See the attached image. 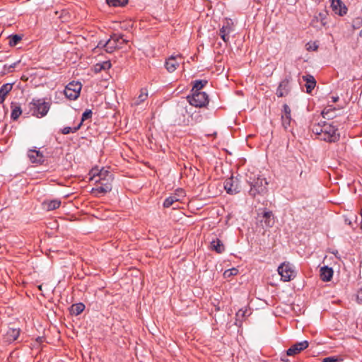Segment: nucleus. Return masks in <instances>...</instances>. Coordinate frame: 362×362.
Instances as JSON below:
<instances>
[{"mask_svg":"<svg viewBox=\"0 0 362 362\" xmlns=\"http://www.w3.org/2000/svg\"><path fill=\"white\" fill-rule=\"evenodd\" d=\"M113 175L107 170L102 168L98 173H93L90 180L97 185L92 189V194L98 196L100 194H105L112 189Z\"/></svg>","mask_w":362,"mask_h":362,"instance_id":"nucleus-1","label":"nucleus"},{"mask_svg":"<svg viewBox=\"0 0 362 362\" xmlns=\"http://www.w3.org/2000/svg\"><path fill=\"white\" fill-rule=\"evenodd\" d=\"M278 272L284 281H289L295 277V272L289 263H282L278 267Z\"/></svg>","mask_w":362,"mask_h":362,"instance_id":"nucleus-9","label":"nucleus"},{"mask_svg":"<svg viewBox=\"0 0 362 362\" xmlns=\"http://www.w3.org/2000/svg\"><path fill=\"white\" fill-rule=\"evenodd\" d=\"M238 271L236 268H232L230 269H227L224 272L223 276L226 278L230 277L232 276H235L238 274Z\"/></svg>","mask_w":362,"mask_h":362,"instance_id":"nucleus-36","label":"nucleus"},{"mask_svg":"<svg viewBox=\"0 0 362 362\" xmlns=\"http://www.w3.org/2000/svg\"><path fill=\"white\" fill-rule=\"evenodd\" d=\"M148 98V90L146 88H141L140 90V94L139 96L134 99V105H139L141 103L144 102Z\"/></svg>","mask_w":362,"mask_h":362,"instance_id":"nucleus-25","label":"nucleus"},{"mask_svg":"<svg viewBox=\"0 0 362 362\" xmlns=\"http://www.w3.org/2000/svg\"><path fill=\"white\" fill-rule=\"evenodd\" d=\"M107 4L110 6H124L128 3V0H106Z\"/></svg>","mask_w":362,"mask_h":362,"instance_id":"nucleus-31","label":"nucleus"},{"mask_svg":"<svg viewBox=\"0 0 362 362\" xmlns=\"http://www.w3.org/2000/svg\"><path fill=\"white\" fill-rule=\"evenodd\" d=\"M30 160L33 163H42L44 162V156L39 151L30 150L28 154Z\"/></svg>","mask_w":362,"mask_h":362,"instance_id":"nucleus-18","label":"nucleus"},{"mask_svg":"<svg viewBox=\"0 0 362 362\" xmlns=\"http://www.w3.org/2000/svg\"><path fill=\"white\" fill-rule=\"evenodd\" d=\"M233 23L230 20H226L220 29V36L225 42L229 41V35L233 31Z\"/></svg>","mask_w":362,"mask_h":362,"instance_id":"nucleus-13","label":"nucleus"},{"mask_svg":"<svg viewBox=\"0 0 362 362\" xmlns=\"http://www.w3.org/2000/svg\"><path fill=\"white\" fill-rule=\"evenodd\" d=\"M362 26V18L357 17L353 20L352 27L354 29H358Z\"/></svg>","mask_w":362,"mask_h":362,"instance_id":"nucleus-37","label":"nucleus"},{"mask_svg":"<svg viewBox=\"0 0 362 362\" xmlns=\"http://www.w3.org/2000/svg\"><path fill=\"white\" fill-rule=\"evenodd\" d=\"M312 132L318 136L319 139L321 140L322 134V122L315 124L312 127Z\"/></svg>","mask_w":362,"mask_h":362,"instance_id":"nucleus-32","label":"nucleus"},{"mask_svg":"<svg viewBox=\"0 0 362 362\" xmlns=\"http://www.w3.org/2000/svg\"><path fill=\"white\" fill-rule=\"evenodd\" d=\"M19 63V61L18 62H13L11 64H5L4 66V69L7 71V72H12L13 70L15 69V67L16 66V65Z\"/></svg>","mask_w":362,"mask_h":362,"instance_id":"nucleus-39","label":"nucleus"},{"mask_svg":"<svg viewBox=\"0 0 362 362\" xmlns=\"http://www.w3.org/2000/svg\"><path fill=\"white\" fill-rule=\"evenodd\" d=\"M211 249L216 251L217 253H222L225 250V246L221 240L218 238H215L211 242Z\"/></svg>","mask_w":362,"mask_h":362,"instance_id":"nucleus-24","label":"nucleus"},{"mask_svg":"<svg viewBox=\"0 0 362 362\" xmlns=\"http://www.w3.org/2000/svg\"><path fill=\"white\" fill-rule=\"evenodd\" d=\"M359 36H360L361 37H362V30H361L360 31V33H359Z\"/></svg>","mask_w":362,"mask_h":362,"instance_id":"nucleus-47","label":"nucleus"},{"mask_svg":"<svg viewBox=\"0 0 362 362\" xmlns=\"http://www.w3.org/2000/svg\"><path fill=\"white\" fill-rule=\"evenodd\" d=\"M262 219L260 221L264 223L267 228H271L274 224V217L273 213L270 211H265L262 214Z\"/></svg>","mask_w":362,"mask_h":362,"instance_id":"nucleus-19","label":"nucleus"},{"mask_svg":"<svg viewBox=\"0 0 362 362\" xmlns=\"http://www.w3.org/2000/svg\"><path fill=\"white\" fill-rule=\"evenodd\" d=\"M341 361L342 359L337 356H329L322 359V362H339Z\"/></svg>","mask_w":362,"mask_h":362,"instance_id":"nucleus-40","label":"nucleus"},{"mask_svg":"<svg viewBox=\"0 0 362 362\" xmlns=\"http://www.w3.org/2000/svg\"><path fill=\"white\" fill-rule=\"evenodd\" d=\"M192 108L191 107L189 108H187V107H180L178 110L179 116L175 120L178 125L187 126L192 123Z\"/></svg>","mask_w":362,"mask_h":362,"instance_id":"nucleus-8","label":"nucleus"},{"mask_svg":"<svg viewBox=\"0 0 362 362\" xmlns=\"http://www.w3.org/2000/svg\"><path fill=\"white\" fill-rule=\"evenodd\" d=\"M183 194V191L182 189H177V192L172 196L167 197L163 202V206L165 208H169L173 206V204L178 201H180V197Z\"/></svg>","mask_w":362,"mask_h":362,"instance_id":"nucleus-17","label":"nucleus"},{"mask_svg":"<svg viewBox=\"0 0 362 362\" xmlns=\"http://www.w3.org/2000/svg\"><path fill=\"white\" fill-rule=\"evenodd\" d=\"M84 309L85 305L82 303H76L71 305V313L73 315H78L84 310Z\"/></svg>","mask_w":362,"mask_h":362,"instance_id":"nucleus-29","label":"nucleus"},{"mask_svg":"<svg viewBox=\"0 0 362 362\" xmlns=\"http://www.w3.org/2000/svg\"><path fill=\"white\" fill-rule=\"evenodd\" d=\"M331 1V6L334 11L335 13L343 16L347 12V8L344 5V4L341 1V0H330Z\"/></svg>","mask_w":362,"mask_h":362,"instance_id":"nucleus-16","label":"nucleus"},{"mask_svg":"<svg viewBox=\"0 0 362 362\" xmlns=\"http://www.w3.org/2000/svg\"><path fill=\"white\" fill-rule=\"evenodd\" d=\"M61 205V201L59 199L45 200L42 202L43 208L47 211H52L58 209Z\"/></svg>","mask_w":362,"mask_h":362,"instance_id":"nucleus-23","label":"nucleus"},{"mask_svg":"<svg viewBox=\"0 0 362 362\" xmlns=\"http://www.w3.org/2000/svg\"><path fill=\"white\" fill-rule=\"evenodd\" d=\"M51 104L45 102L44 98H33L29 103L32 115L37 118L45 117L50 109Z\"/></svg>","mask_w":362,"mask_h":362,"instance_id":"nucleus-3","label":"nucleus"},{"mask_svg":"<svg viewBox=\"0 0 362 362\" xmlns=\"http://www.w3.org/2000/svg\"><path fill=\"white\" fill-rule=\"evenodd\" d=\"M331 99H332V103H337L339 100V97L338 96H332Z\"/></svg>","mask_w":362,"mask_h":362,"instance_id":"nucleus-42","label":"nucleus"},{"mask_svg":"<svg viewBox=\"0 0 362 362\" xmlns=\"http://www.w3.org/2000/svg\"><path fill=\"white\" fill-rule=\"evenodd\" d=\"M312 49H313V50H316V49H317V45H315V46H314V48H312Z\"/></svg>","mask_w":362,"mask_h":362,"instance_id":"nucleus-46","label":"nucleus"},{"mask_svg":"<svg viewBox=\"0 0 362 362\" xmlns=\"http://www.w3.org/2000/svg\"><path fill=\"white\" fill-rule=\"evenodd\" d=\"M302 78L304 81L306 82V92L308 93H310L316 86V81L314 76L310 74H306L303 76Z\"/></svg>","mask_w":362,"mask_h":362,"instance_id":"nucleus-20","label":"nucleus"},{"mask_svg":"<svg viewBox=\"0 0 362 362\" xmlns=\"http://www.w3.org/2000/svg\"><path fill=\"white\" fill-rule=\"evenodd\" d=\"M105 42H104V41H100L98 45V47H104Z\"/></svg>","mask_w":362,"mask_h":362,"instance_id":"nucleus-43","label":"nucleus"},{"mask_svg":"<svg viewBox=\"0 0 362 362\" xmlns=\"http://www.w3.org/2000/svg\"><path fill=\"white\" fill-rule=\"evenodd\" d=\"M81 88L82 85L80 82L71 81L65 87L64 93L68 99L74 100L78 98Z\"/></svg>","mask_w":362,"mask_h":362,"instance_id":"nucleus-7","label":"nucleus"},{"mask_svg":"<svg viewBox=\"0 0 362 362\" xmlns=\"http://www.w3.org/2000/svg\"><path fill=\"white\" fill-rule=\"evenodd\" d=\"M309 346L308 341L305 340L293 344L287 351L286 356H295L307 349Z\"/></svg>","mask_w":362,"mask_h":362,"instance_id":"nucleus-14","label":"nucleus"},{"mask_svg":"<svg viewBox=\"0 0 362 362\" xmlns=\"http://www.w3.org/2000/svg\"><path fill=\"white\" fill-rule=\"evenodd\" d=\"M81 127V123H79L78 125L74 127H66L62 129V133L63 134H68L71 132L74 133L76 132Z\"/></svg>","mask_w":362,"mask_h":362,"instance_id":"nucleus-34","label":"nucleus"},{"mask_svg":"<svg viewBox=\"0 0 362 362\" xmlns=\"http://www.w3.org/2000/svg\"><path fill=\"white\" fill-rule=\"evenodd\" d=\"M322 129L321 140L327 142H336L339 139L340 135L338 129L332 124L323 122Z\"/></svg>","mask_w":362,"mask_h":362,"instance_id":"nucleus-4","label":"nucleus"},{"mask_svg":"<svg viewBox=\"0 0 362 362\" xmlns=\"http://www.w3.org/2000/svg\"><path fill=\"white\" fill-rule=\"evenodd\" d=\"M11 117L13 120H16L19 118L21 115L22 114V110L20 105H16L14 103H11Z\"/></svg>","mask_w":362,"mask_h":362,"instance_id":"nucleus-26","label":"nucleus"},{"mask_svg":"<svg viewBox=\"0 0 362 362\" xmlns=\"http://www.w3.org/2000/svg\"><path fill=\"white\" fill-rule=\"evenodd\" d=\"M92 115H93V112H92L91 110H86V111L82 115L81 121L80 123H81V124H82L84 121H86V119H90L92 117Z\"/></svg>","mask_w":362,"mask_h":362,"instance_id":"nucleus-38","label":"nucleus"},{"mask_svg":"<svg viewBox=\"0 0 362 362\" xmlns=\"http://www.w3.org/2000/svg\"><path fill=\"white\" fill-rule=\"evenodd\" d=\"M206 80H196L192 89V93L201 92L200 90L207 84Z\"/></svg>","mask_w":362,"mask_h":362,"instance_id":"nucleus-27","label":"nucleus"},{"mask_svg":"<svg viewBox=\"0 0 362 362\" xmlns=\"http://www.w3.org/2000/svg\"><path fill=\"white\" fill-rule=\"evenodd\" d=\"M182 59V57L181 55L170 56L165 61V69L170 73L174 72L179 66L180 63L181 62Z\"/></svg>","mask_w":362,"mask_h":362,"instance_id":"nucleus-12","label":"nucleus"},{"mask_svg":"<svg viewBox=\"0 0 362 362\" xmlns=\"http://www.w3.org/2000/svg\"><path fill=\"white\" fill-rule=\"evenodd\" d=\"M124 43H126V40L122 39V35L114 34L108 40L105 41L104 48L107 52L112 53Z\"/></svg>","mask_w":362,"mask_h":362,"instance_id":"nucleus-6","label":"nucleus"},{"mask_svg":"<svg viewBox=\"0 0 362 362\" xmlns=\"http://www.w3.org/2000/svg\"><path fill=\"white\" fill-rule=\"evenodd\" d=\"M111 63L110 61H105L101 63H97L94 66L95 72L98 73L101 71L102 70H108L111 68Z\"/></svg>","mask_w":362,"mask_h":362,"instance_id":"nucleus-28","label":"nucleus"},{"mask_svg":"<svg viewBox=\"0 0 362 362\" xmlns=\"http://www.w3.org/2000/svg\"><path fill=\"white\" fill-rule=\"evenodd\" d=\"M22 37L18 35H12L8 37L9 45L11 47L16 46L21 40Z\"/></svg>","mask_w":362,"mask_h":362,"instance_id":"nucleus-33","label":"nucleus"},{"mask_svg":"<svg viewBox=\"0 0 362 362\" xmlns=\"http://www.w3.org/2000/svg\"><path fill=\"white\" fill-rule=\"evenodd\" d=\"M13 88V83H5L0 88V104L4 103L6 95Z\"/></svg>","mask_w":362,"mask_h":362,"instance_id":"nucleus-22","label":"nucleus"},{"mask_svg":"<svg viewBox=\"0 0 362 362\" xmlns=\"http://www.w3.org/2000/svg\"><path fill=\"white\" fill-rule=\"evenodd\" d=\"M333 276V269L327 266H324L320 269V278L324 281H329Z\"/></svg>","mask_w":362,"mask_h":362,"instance_id":"nucleus-21","label":"nucleus"},{"mask_svg":"<svg viewBox=\"0 0 362 362\" xmlns=\"http://www.w3.org/2000/svg\"><path fill=\"white\" fill-rule=\"evenodd\" d=\"M240 313H242V315L244 316L245 315L246 311H242L241 310H240L238 313V315H239Z\"/></svg>","mask_w":362,"mask_h":362,"instance_id":"nucleus-45","label":"nucleus"},{"mask_svg":"<svg viewBox=\"0 0 362 362\" xmlns=\"http://www.w3.org/2000/svg\"><path fill=\"white\" fill-rule=\"evenodd\" d=\"M247 182L250 186L249 194L252 197H255L257 194H264L267 192L268 182L265 178L250 174L247 179Z\"/></svg>","mask_w":362,"mask_h":362,"instance_id":"nucleus-2","label":"nucleus"},{"mask_svg":"<svg viewBox=\"0 0 362 362\" xmlns=\"http://www.w3.org/2000/svg\"><path fill=\"white\" fill-rule=\"evenodd\" d=\"M291 110L290 107L287 104L283 105V110L281 112V122L284 129H288L291 122Z\"/></svg>","mask_w":362,"mask_h":362,"instance_id":"nucleus-15","label":"nucleus"},{"mask_svg":"<svg viewBox=\"0 0 362 362\" xmlns=\"http://www.w3.org/2000/svg\"><path fill=\"white\" fill-rule=\"evenodd\" d=\"M287 356H282V357H281V361H284V362H288Z\"/></svg>","mask_w":362,"mask_h":362,"instance_id":"nucleus-44","label":"nucleus"},{"mask_svg":"<svg viewBox=\"0 0 362 362\" xmlns=\"http://www.w3.org/2000/svg\"><path fill=\"white\" fill-rule=\"evenodd\" d=\"M20 334L18 329H9L6 333L7 339L8 341H15L18 339Z\"/></svg>","mask_w":362,"mask_h":362,"instance_id":"nucleus-30","label":"nucleus"},{"mask_svg":"<svg viewBox=\"0 0 362 362\" xmlns=\"http://www.w3.org/2000/svg\"><path fill=\"white\" fill-rule=\"evenodd\" d=\"M189 105L197 107H203L209 103V96L205 92L192 93L187 97Z\"/></svg>","mask_w":362,"mask_h":362,"instance_id":"nucleus-5","label":"nucleus"},{"mask_svg":"<svg viewBox=\"0 0 362 362\" xmlns=\"http://www.w3.org/2000/svg\"><path fill=\"white\" fill-rule=\"evenodd\" d=\"M335 110V108H334H334H332L331 106H329V107H328L325 108V109L322 111V112L323 117H324V118H327V119H330V118H332V114H331V113H332V110Z\"/></svg>","mask_w":362,"mask_h":362,"instance_id":"nucleus-35","label":"nucleus"},{"mask_svg":"<svg viewBox=\"0 0 362 362\" xmlns=\"http://www.w3.org/2000/svg\"><path fill=\"white\" fill-rule=\"evenodd\" d=\"M356 300L358 303H362V287L357 291Z\"/></svg>","mask_w":362,"mask_h":362,"instance_id":"nucleus-41","label":"nucleus"},{"mask_svg":"<svg viewBox=\"0 0 362 362\" xmlns=\"http://www.w3.org/2000/svg\"><path fill=\"white\" fill-rule=\"evenodd\" d=\"M292 78L291 76H287L282 80L276 89V94L279 98H282L288 95L291 90V83Z\"/></svg>","mask_w":362,"mask_h":362,"instance_id":"nucleus-10","label":"nucleus"},{"mask_svg":"<svg viewBox=\"0 0 362 362\" xmlns=\"http://www.w3.org/2000/svg\"><path fill=\"white\" fill-rule=\"evenodd\" d=\"M224 189L230 194H235L240 192V186L238 179L233 176L226 179L224 182Z\"/></svg>","mask_w":362,"mask_h":362,"instance_id":"nucleus-11","label":"nucleus"}]
</instances>
